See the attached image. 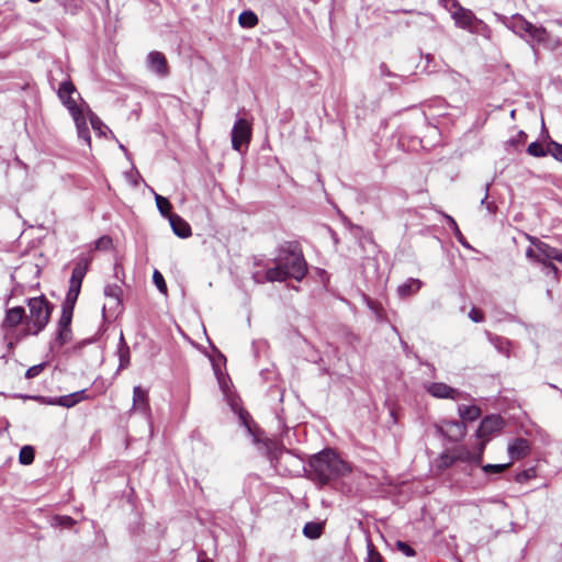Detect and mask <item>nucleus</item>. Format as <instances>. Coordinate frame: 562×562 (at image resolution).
I'll return each mask as SVG.
<instances>
[{
	"instance_id": "f257e3e1",
	"label": "nucleus",
	"mask_w": 562,
	"mask_h": 562,
	"mask_svg": "<svg viewBox=\"0 0 562 562\" xmlns=\"http://www.w3.org/2000/svg\"><path fill=\"white\" fill-rule=\"evenodd\" d=\"M307 272L306 261L294 244H285L280 247L278 256L274 258V267L266 271L268 282H283L288 279L301 281Z\"/></svg>"
},
{
	"instance_id": "9b49d317",
	"label": "nucleus",
	"mask_w": 562,
	"mask_h": 562,
	"mask_svg": "<svg viewBox=\"0 0 562 562\" xmlns=\"http://www.w3.org/2000/svg\"><path fill=\"white\" fill-rule=\"evenodd\" d=\"M425 389L432 397L436 398L457 400L461 394L459 390L453 389L442 382L428 383L426 384Z\"/></svg>"
},
{
	"instance_id": "7c9ffc66",
	"label": "nucleus",
	"mask_w": 562,
	"mask_h": 562,
	"mask_svg": "<svg viewBox=\"0 0 562 562\" xmlns=\"http://www.w3.org/2000/svg\"><path fill=\"white\" fill-rule=\"evenodd\" d=\"M445 218L447 220L448 224L450 225V227L452 228L453 231V234L454 236L457 237V239L465 247H470L469 244L465 241L461 231L459 229L458 227V224L457 222L453 220V217H451L450 215L448 214H445Z\"/></svg>"
},
{
	"instance_id": "423d86ee",
	"label": "nucleus",
	"mask_w": 562,
	"mask_h": 562,
	"mask_svg": "<svg viewBox=\"0 0 562 562\" xmlns=\"http://www.w3.org/2000/svg\"><path fill=\"white\" fill-rule=\"evenodd\" d=\"M527 239L532 244L538 254V263L542 265L544 268L550 269L554 274L558 273L557 266L552 262V257L555 256V248L551 247L549 244L540 240L537 237L526 235Z\"/></svg>"
},
{
	"instance_id": "0eeeda50",
	"label": "nucleus",
	"mask_w": 562,
	"mask_h": 562,
	"mask_svg": "<svg viewBox=\"0 0 562 562\" xmlns=\"http://www.w3.org/2000/svg\"><path fill=\"white\" fill-rule=\"evenodd\" d=\"M529 43L532 47L537 44L548 50H555L561 45L559 37L551 35L544 27L536 25L530 33Z\"/></svg>"
},
{
	"instance_id": "412c9836",
	"label": "nucleus",
	"mask_w": 562,
	"mask_h": 562,
	"mask_svg": "<svg viewBox=\"0 0 562 562\" xmlns=\"http://www.w3.org/2000/svg\"><path fill=\"white\" fill-rule=\"evenodd\" d=\"M422 285L423 282L419 279L411 278L397 286V294L401 299H406L417 293Z\"/></svg>"
},
{
	"instance_id": "6ab92c4d",
	"label": "nucleus",
	"mask_w": 562,
	"mask_h": 562,
	"mask_svg": "<svg viewBox=\"0 0 562 562\" xmlns=\"http://www.w3.org/2000/svg\"><path fill=\"white\" fill-rule=\"evenodd\" d=\"M507 450L512 461L519 460L525 458L529 453L530 446L526 439L518 438L508 446Z\"/></svg>"
},
{
	"instance_id": "864d4df0",
	"label": "nucleus",
	"mask_w": 562,
	"mask_h": 562,
	"mask_svg": "<svg viewBox=\"0 0 562 562\" xmlns=\"http://www.w3.org/2000/svg\"><path fill=\"white\" fill-rule=\"evenodd\" d=\"M380 69H381V74L382 75H384V76H390L391 75L390 70L387 69V67L384 64H382L380 66Z\"/></svg>"
},
{
	"instance_id": "72a5a7b5",
	"label": "nucleus",
	"mask_w": 562,
	"mask_h": 562,
	"mask_svg": "<svg viewBox=\"0 0 562 562\" xmlns=\"http://www.w3.org/2000/svg\"><path fill=\"white\" fill-rule=\"evenodd\" d=\"M527 153L533 157H544L548 153L543 146L538 142H532L527 148Z\"/></svg>"
},
{
	"instance_id": "7ed1b4c3",
	"label": "nucleus",
	"mask_w": 562,
	"mask_h": 562,
	"mask_svg": "<svg viewBox=\"0 0 562 562\" xmlns=\"http://www.w3.org/2000/svg\"><path fill=\"white\" fill-rule=\"evenodd\" d=\"M27 306L29 315L25 317V331L30 335H37L46 327L52 306L43 295L29 299Z\"/></svg>"
},
{
	"instance_id": "ddd939ff",
	"label": "nucleus",
	"mask_w": 562,
	"mask_h": 562,
	"mask_svg": "<svg viewBox=\"0 0 562 562\" xmlns=\"http://www.w3.org/2000/svg\"><path fill=\"white\" fill-rule=\"evenodd\" d=\"M86 398H87L86 391L81 390V391L74 392L71 394L63 395L59 397H49V398L45 400V403L48 405H59L63 407L70 408V407L75 406L76 404L82 402Z\"/></svg>"
},
{
	"instance_id": "c756f323",
	"label": "nucleus",
	"mask_w": 562,
	"mask_h": 562,
	"mask_svg": "<svg viewBox=\"0 0 562 562\" xmlns=\"http://www.w3.org/2000/svg\"><path fill=\"white\" fill-rule=\"evenodd\" d=\"M19 460L22 464H31L34 460V449L31 446H24L20 450Z\"/></svg>"
},
{
	"instance_id": "603ef678",
	"label": "nucleus",
	"mask_w": 562,
	"mask_h": 562,
	"mask_svg": "<svg viewBox=\"0 0 562 562\" xmlns=\"http://www.w3.org/2000/svg\"><path fill=\"white\" fill-rule=\"evenodd\" d=\"M552 260H557L559 262H562V251L555 248V256L552 257Z\"/></svg>"
},
{
	"instance_id": "f3484780",
	"label": "nucleus",
	"mask_w": 562,
	"mask_h": 562,
	"mask_svg": "<svg viewBox=\"0 0 562 562\" xmlns=\"http://www.w3.org/2000/svg\"><path fill=\"white\" fill-rule=\"evenodd\" d=\"M452 19L454 20V23L458 27L469 31L472 30V26L476 21L474 13L465 8L459 9V11H454Z\"/></svg>"
},
{
	"instance_id": "49530a36",
	"label": "nucleus",
	"mask_w": 562,
	"mask_h": 562,
	"mask_svg": "<svg viewBox=\"0 0 562 562\" xmlns=\"http://www.w3.org/2000/svg\"><path fill=\"white\" fill-rule=\"evenodd\" d=\"M488 188H490V184H486V188H485V195H484V198L482 199L481 204H482V205H485L488 212H493V211H494V209H493V207H494L493 203L487 202Z\"/></svg>"
},
{
	"instance_id": "3c124183",
	"label": "nucleus",
	"mask_w": 562,
	"mask_h": 562,
	"mask_svg": "<svg viewBox=\"0 0 562 562\" xmlns=\"http://www.w3.org/2000/svg\"><path fill=\"white\" fill-rule=\"evenodd\" d=\"M218 383H220V385H221L222 391H223L224 393H226V392H227V391H226V389H227V384H226L225 379H224V378H218Z\"/></svg>"
},
{
	"instance_id": "c9c22d12",
	"label": "nucleus",
	"mask_w": 562,
	"mask_h": 562,
	"mask_svg": "<svg viewBox=\"0 0 562 562\" xmlns=\"http://www.w3.org/2000/svg\"><path fill=\"white\" fill-rule=\"evenodd\" d=\"M548 153L553 156L557 160L562 162V145L557 142H551L548 145Z\"/></svg>"
},
{
	"instance_id": "f8f14e48",
	"label": "nucleus",
	"mask_w": 562,
	"mask_h": 562,
	"mask_svg": "<svg viewBox=\"0 0 562 562\" xmlns=\"http://www.w3.org/2000/svg\"><path fill=\"white\" fill-rule=\"evenodd\" d=\"M104 296L106 302L103 305V311L116 312L121 306L122 289L119 284L112 283L104 286Z\"/></svg>"
},
{
	"instance_id": "aec40b11",
	"label": "nucleus",
	"mask_w": 562,
	"mask_h": 562,
	"mask_svg": "<svg viewBox=\"0 0 562 562\" xmlns=\"http://www.w3.org/2000/svg\"><path fill=\"white\" fill-rule=\"evenodd\" d=\"M169 223L172 228L175 235L180 238H188L191 236V227L190 225L179 215L173 214L169 216Z\"/></svg>"
},
{
	"instance_id": "bf43d9fd",
	"label": "nucleus",
	"mask_w": 562,
	"mask_h": 562,
	"mask_svg": "<svg viewBox=\"0 0 562 562\" xmlns=\"http://www.w3.org/2000/svg\"><path fill=\"white\" fill-rule=\"evenodd\" d=\"M284 457H290V453H289V452H285V454H282V456H281V459H283Z\"/></svg>"
},
{
	"instance_id": "4be33fe9",
	"label": "nucleus",
	"mask_w": 562,
	"mask_h": 562,
	"mask_svg": "<svg viewBox=\"0 0 562 562\" xmlns=\"http://www.w3.org/2000/svg\"><path fill=\"white\" fill-rule=\"evenodd\" d=\"M25 311L21 306L12 307L7 312L5 318H4V325L8 327H15L19 325L23 319H25Z\"/></svg>"
},
{
	"instance_id": "6e6552de",
	"label": "nucleus",
	"mask_w": 562,
	"mask_h": 562,
	"mask_svg": "<svg viewBox=\"0 0 562 562\" xmlns=\"http://www.w3.org/2000/svg\"><path fill=\"white\" fill-rule=\"evenodd\" d=\"M251 137V127L247 120H236L232 130V147L240 151L244 144H248Z\"/></svg>"
},
{
	"instance_id": "680f3d73",
	"label": "nucleus",
	"mask_w": 562,
	"mask_h": 562,
	"mask_svg": "<svg viewBox=\"0 0 562 562\" xmlns=\"http://www.w3.org/2000/svg\"><path fill=\"white\" fill-rule=\"evenodd\" d=\"M198 562H210L209 560H202L200 559Z\"/></svg>"
},
{
	"instance_id": "a211bd4d",
	"label": "nucleus",
	"mask_w": 562,
	"mask_h": 562,
	"mask_svg": "<svg viewBox=\"0 0 562 562\" xmlns=\"http://www.w3.org/2000/svg\"><path fill=\"white\" fill-rule=\"evenodd\" d=\"M76 302L77 299L66 296L65 301L61 304V316L58 322V328H70Z\"/></svg>"
},
{
	"instance_id": "c03bdc74",
	"label": "nucleus",
	"mask_w": 562,
	"mask_h": 562,
	"mask_svg": "<svg viewBox=\"0 0 562 562\" xmlns=\"http://www.w3.org/2000/svg\"><path fill=\"white\" fill-rule=\"evenodd\" d=\"M526 257L531 262H537L538 263L537 249H536V247L532 244L526 249Z\"/></svg>"
},
{
	"instance_id": "a18cd8bd",
	"label": "nucleus",
	"mask_w": 562,
	"mask_h": 562,
	"mask_svg": "<svg viewBox=\"0 0 562 562\" xmlns=\"http://www.w3.org/2000/svg\"><path fill=\"white\" fill-rule=\"evenodd\" d=\"M128 355H130L128 348L121 350V352H120V368L121 369H124L128 366Z\"/></svg>"
},
{
	"instance_id": "e433bc0d",
	"label": "nucleus",
	"mask_w": 562,
	"mask_h": 562,
	"mask_svg": "<svg viewBox=\"0 0 562 562\" xmlns=\"http://www.w3.org/2000/svg\"><path fill=\"white\" fill-rule=\"evenodd\" d=\"M153 280H154V283L156 284V286L159 289L160 292L165 293L167 291L165 279H164L162 274L158 270L154 271Z\"/></svg>"
},
{
	"instance_id": "37998d69",
	"label": "nucleus",
	"mask_w": 562,
	"mask_h": 562,
	"mask_svg": "<svg viewBox=\"0 0 562 562\" xmlns=\"http://www.w3.org/2000/svg\"><path fill=\"white\" fill-rule=\"evenodd\" d=\"M112 244V240L108 236H102L95 241V249H108Z\"/></svg>"
},
{
	"instance_id": "09e8293b",
	"label": "nucleus",
	"mask_w": 562,
	"mask_h": 562,
	"mask_svg": "<svg viewBox=\"0 0 562 562\" xmlns=\"http://www.w3.org/2000/svg\"><path fill=\"white\" fill-rule=\"evenodd\" d=\"M57 519L59 520V524L65 527H70L75 522L74 519L68 516L57 517Z\"/></svg>"
},
{
	"instance_id": "13d9d810",
	"label": "nucleus",
	"mask_w": 562,
	"mask_h": 562,
	"mask_svg": "<svg viewBox=\"0 0 562 562\" xmlns=\"http://www.w3.org/2000/svg\"><path fill=\"white\" fill-rule=\"evenodd\" d=\"M120 149H122L124 153H126V148L122 144H120Z\"/></svg>"
},
{
	"instance_id": "a878e982",
	"label": "nucleus",
	"mask_w": 562,
	"mask_h": 562,
	"mask_svg": "<svg viewBox=\"0 0 562 562\" xmlns=\"http://www.w3.org/2000/svg\"><path fill=\"white\" fill-rule=\"evenodd\" d=\"M459 414L463 419L468 420H475L480 417L481 411L479 407L472 405V406H460L459 407Z\"/></svg>"
},
{
	"instance_id": "393cba45",
	"label": "nucleus",
	"mask_w": 562,
	"mask_h": 562,
	"mask_svg": "<svg viewBox=\"0 0 562 562\" xmlns=\"http://www.w3.org/2000/svg\"><path fill=\"white\" fill-rule=\"evenodd\" d=\"M240 26L251 29L258 24V18L252 11H243L238 16Z\"/></svg>"
},
{
	"instance_id": "6e6d98bb",
	"label": "nucleus",
	"mask_w": 562,
	"mask_h": 562,
	"mask_svg": "<svg viewBox=\"0 0 562 562\" xmlns=\"http://www.w3.org/2000/svg\"><path fill=\"white\" fill-rule=\"evenodd\" d=\"M484 448H485V441H482V442L479 445L477 453H481V454L483 456Z\"/></svg>"
},
{
	"instance_id": "5fc2aeb1",
	"label": "nucleus",
	"mask_w": 562,
	"mask_h": 562,
	"mask_svg": "<svg viewBox=\"0 0 562 562\" xmlns=\"http://www.w3.org/2000/svg\"><path fill=\"white\" fill-rule=\"evenodd\" d=\"M400 341H401V345H402V347H403V350H404L405 352H407V351H408V349H409V347H408L407 342H406V341H404L403 339H400Z\"/></svg>"
},
{
	"instance_id": "a19ab883",
	"label": "nucleus",
	"mask_w": 562,
	"mask_h": 562,
	"mask_svg": "<svg viewBox=\"0 0 562 562\" xmlns=\"http://www.w3.org/2000/svg\"><path fill=\"white\" fill-rule=\"evenodd\" d=\"M396 547L406 557H414L415 555V550L409 544H407L406 542L397 541L396 542Z\"/></svg>"
},
{
	"instance_id": "052dcab7",
	"label": "nucleus",
	"mask_w": 562,
	"mask_h": 562,
	"mask_svg": "<svg viewBox=\"0 0 562 562\" xmlns=\"http://www.w3.org/2000/svg\"><path fill=\"white\" fill-rule=\"evenodd\" d=\"M29 1H30V2H32V3H37V2H40L41 0H29Z\"/></svg>"
},
{
	"instance_id": "473e14b6",
	"label": "nucleus",
	"mask_w": 562,
	"mask_h": 562,
	"mask_svg": "<svg viewBox=\"0 0 562 562\" xmlns=\"http://www.w3.org/2000/svg\"><path fill=\"white\" fill-rule=\"evenodd\" d=\"M90 123L92 128L99 134V135H105V132L109 130L106 125L103 124V122L93 113L90 112L89 114Z\"/></svg>"
},
{
	"instance_id": "de8ad7c7",
	"label": "nucleus",
	"mask_w": 562,
	"mask_h": 562,
	"mask_svg": "<svg viewBox=\"0 0 562 562\" xmlns=\"http://www.w3.org/2000/svg\"><path fill=\"white\" fill-rule=\"evenodd\" d=\"M415 15H416L417 20L407 22V25L418 24L419 23L418 20H423V19H428L430 21L432 20V16L427 13L416 12Z\"/></svg>"
},
{
	"instance_id": "2eb2a0df",
	"label": "nucleus",
	"mask_w": 562,
	"mask_h": 562,
	"mask_svg": "<svg viewBox=\"0 0 562 562\" xmlns=\"http://www.w3.org/2000/svg\"><path fill=\"white\" fill-rule=\"evenodd\" d=\"M134 411H138L144 416H150V406L148 401V393L140 386H135L133 389V407Z\"/></svg>"
},
{
	"instance_id": "4c0bfd02",
	"label": "nucleus",
	"mask_w": 562,
	"mask_h": 562,
	"mask_svg": "<svg viewBox=\"0 0 562 562\" xmlns=\"http://www.w3.org/2000/svg\"><path fill=\"white\" fill-rule=\"evenodd\" d=\"M443 7L449 11L451 18H453V12L459 11L463 7L457 0H442Z\"/></svg>"
},
{
	"instance_id": "bb28decb",
	"label": "nucleus",
	"mask_w": 562,
	"mask_h": 562,
	"mask_svg": "<svg viewBox=\"0 0 562 562\" xmlns=\"http://www.w3.org/2000/svg\"><path fill=\"white\" fill-rule=\"evenodd\" d=\"M488 340L501 353L508 356V340L491 334H488Z\"/></svg>"
},
{
	"instance_id": "c85d7f7f",
	"label": "nucleus",
	"mask_w": 562,
	"mask_h": 562,
	"mask_svg": "<svg viewBox=\"0 0 562 562\" xmlns=\"http://www.w3.org/2000/svg\"><path fill=\"white\" fill-rule=\"evenodd\" d=\"M457 460H460L458 458V454L457 456H452V454H449V453H442L438 461H437V468L440 470V471H443L448 468H450Z\"/></svg>"
},
{
	"instance_id": "4d7b16f0",
	"label": "nucleus",
	"mask_w": 562,
	"mask_h": 562,
	"mask_svg": "<svg viewBox=\"0 0 562 562\" xmlns=\"http://www.w3.org/2000/svg\"><path fill=\"white\" fill-rule=\"evenodd\" d=\"M518 137H520L521 142H525V139H526V137H527V134H526L525 132L520 131V132L518 133Z\"/></svg>"
},
{
	"instance_id": "dca6fc26",
	"label": "nucleus",
	"mask_w": 562,
	"mask_h": 562,
	"mask_svg": "<svg viewBox=\"0 0 562 562\" xmlns=\"http://www.w3.org/2000/svg\"><path fill=\"white\" fill-rule=\"evenodd\" d=\"M439 430L450 440H458L459 438L463 437L465 432V426L462 422H445L439 426Z\"/></svg>"
},
{
	"instance_id": "2f4dec72",
	"label": "nucleus",
	"mask_w": 562,
	"mask_h": 562,
	"mask_svg": "<svg viewBox=\"0 0 562 562\" xmlns=\"http://www.w3.org/2000/svg\"><path fill=\"white\" fill-rule=\"evenodd\" d=\"M482 454L481 453H472L468 450H461L459 451L458 453V458L461 460V461H469V462H473L475 464H480L481 461H482Z\"/></svg>"
},
{
	"instance_id": "79ce46f5",
	"label": "nucleus",
	"mask_w": 562,
	"mask_h": 562,
	"mask_svg": "<svg viewBox=\"0 0 562 562\" xmlns=\"http://www.w3.org/2000/svg\"><path fill=\"white\" fill-rule=\"evenodd\" d=\"M469 318L474 323H482L484 321V314L481 310L472 307L469 312Z\"/></svg>"
},
{
	"instance_id": "cd10ccee",
	"label": "nucleus",
	"mask_w": 562,
	"mask_h": 562,
	"mask_svg": "<svg viewBox=\"0 0 562 562\" xmlns=\"http://www.w3.org/2000/svg\"><path fill=\"white\" fill-rule=\"evenodd\" d=\"M71 339V328H58L57 336L55 338V341L53 342V348L55 346H64Z\"/></svg>"
},
{
	"instance_id": "58836bf2",
	"label": "nucleus",
	"mask_w": 562,
	"mask_h": 562,
	"mask_svg": "<svg viewBox=\"0 0 562 562\" xmlns=\"http://www.w3.org/2000/svg\"><path fill=\"white\" fill-rule=\"evenodd\" d=\"M367 562H382V557L374 550L371 543L368 544Z\"/></svg>"
},
{
	"instance_id": "4468645a",
	"label": "nucleus",
	"mask_w": 562,
	"mask_h": 562,
	"mask_svg": "<svg viewBox=\"0 0 562 562\" xmlns=\"http://www.w3.org/2000/svg\"><path fill=\"white\" fill-rule=\"evenodd\" d=\"M507 26L522 38L529 37L533 29V24L528 22L522 15L515 14L510 18Z\"/></svg>"
},
{
	"instance_id": "39448f33",
	"label": "nucleus",
	"mask_w": 562,
	"mask_h": 562,
	"mask_svg": "<svg viewBox=\"0 0 562 562\" xmlns=\"http://www.w3.org/2000/svg\"><path fill=\"white\" fill-rule=\"evenodd\" d=\"M91 257L80 256L77 258L75 267L72 269V273L69 280V289L66 294L67 297L77 299L79 296L81 284L85 279V276L88 271L89 265L91 262Z\"/></svg>"
},
{
	"instance_id": "b1692460",
	"label": "nucleus",
	"mask_w": 562,
	"mask_h": 562,
	"mask_svg": "<svg viewBox=\"0 0 562 562\" xmlns=\"http://www.w3.org/2000/svg\"><path fill=\"white\" fill-rule=\"evenodd\" d=\"M155 194V201H156V205H157V209L159 211V213L164 216V217H167L169 220V216L170 215H173L171 213V204L170 202L168 201L167 198L158 194V193H154Z\"/></svg>"
},
{
	"instance_id": "9d476101",
	"label": "nucleus",
	"mask_w": 562,
	"mask_h": 562,
	"mask_svg": "<svg viewBox=\"0 0 562 562\" xmlns=\"http://www.w3.org/2000/svg\"><path fill=\"white\" fill-rule=\"evenodd\" d=\"M503 426L504 422L502 417L497 415H491L481 422L476 435L479 438L485 439V441H487L490 436L499 431Z\"/></svg>"
},
{
	"instance_id": "20e7f679",
	"label": "nucleus",
	"mask_w": 562,
	"mask_h": 562,
	"mask_svg": "<svg viewBox=\"0 0 562 562\" xmlns=\"http://www.w3.org/2000/svg\"><path fill=\"white\" fill-rule=\"evenodd\" d=\"M76 92L75 86L70 81H64L58 88V97L67 106L75 121L78 136L90 146V132L82 111L77 106L72 94Z\"/></svg>"
},
{
	"instance_id": "f704fd0d",
	"label": "nucleus",
	"mask_w": 562,
	"mask_h": 562,
	"mask_svg": "<svg viewBox=\"0 0 562 562\" xmlns=\"http://www.w3.org/2000/svg\"><path fill=\"white\" fill-rule=\"evenodd\" d=\"M510 464H512V462L504 463V464H485L482 467V470L486 474H499V473L504 472Z\"/></svg>"
},
{
	"instance_id": "ea45409f",
	"label": "nucleus",
	"mask_w": 562,
	"mask_h": 562,
	"mask_svg": "<svg viewBox=\"0 0 562 562\" xmlns=\"http://www.w3.org/2000/svg\"><path fill=\"white\" fill-rule=\"evenodd\" d=\"M45 368V363H40L36 366H33L26 370L25 376L27 379H33L37 376Z\"/></svg>"
},
{
	"instance_id": "5701e85b",
	"label": "nucleus",
	"mask_w": 562,
	"mask_h": 562,
	"mask_svg": "<svg viewBox=\"0 0 562 562\" xmlns=\"http://www.w3.org/2000/svg\"><path fill=\"white\" fill-rule=\"evenodd\" d=\"M323 525L321 522L310 521L303 527V535L308 539H317L322 536Z\"/></svg>"
},
{
	"instance_id": "f03ea898",
	"label": "nucleus",
	"mask_w": 562,
	"mask_h": 562,
	"mask_svg": "<svg viewBox=\"0 0 562 562\" xmlns=\"http://www.w3.org/2000/svg\"><path fill=\"white\" fill-rule=\"evenodd\" d=\"M310 468L311 477L322 485L345 476L351 471L350 465L331 450H324L314 454L310 460Z\"/></svg>"
},
{
	"instance_id": "8fccbe9b",
	"label": "nucleus",
	"mask_w": 562,
	"mask_h": 562,
	"mask_svg": "<svg viewBox=\"0 0 562 562\" xmlns=\"http://www.w3.org/2000/svg\"><path fill=\"white\" fill-rule=\"evenodd\" d=\"M528 477H529L528 472H522V473L517 474L516 480L518 482H522L524 480H527Z\"/></svg>"
},
{
	"instance_id": "1a4fd4ad",
	"label": "nucleus",
	"mask_w": 562,
	"mask_h": 562,
	"mask_svg": "<svg viewBox=\"0 0 562 562\" xmlns=\"http://www.w3.org/2000/svg\"><path fill=\"white\" fill-rule=\"evenodd\" d=\"M147 68L157 76L165 78L169 75L167 59L162 53L154 50L147 55Z\"/></svg>"
}]
</instances>
